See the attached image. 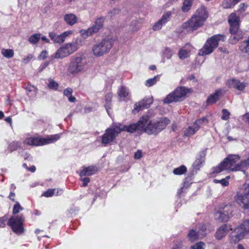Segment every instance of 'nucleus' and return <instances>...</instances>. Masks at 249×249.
Segmentation results:
<instances>
[{"label":"nucleus","mask_w":249,"mask_h":249,"mask_svg":"<svg viewBox=\"0 0 249 249\" xmlns=\"http://www.w3.org/2000/svg\"><path fill=\"white\" fill-rule=\"evenodd\" d=\"M187 237L189 240L191 242H193L199 238V231H196V230L192 229L189 230Z\"/></svg>","instance_id":"obj_32"},{"label":"nucleus","mask_w":249,"mask_h":249,"mask_svg":"<svg viewBox=\"0 0 249 249\" xmlns=\"http://www.w3.org/2000/svg\"><path fill=\"white\" fill-rule=\"evenodd\" d=\"M236 203L243 209L249 210V183L245 184L234 197Z\"/></svg>","instance_id":"obj_9"},{"label":"nucleus","mask_w":249,"mask_h":249,"mask_svg":"<svg viewBox=\"0 0 249 249\" xmlns=\"http://www.w3.org/2000/svg\"><path fill=\"white\" fill-rule=\"evenodd\" d=\"M142 156V152L140 150H138L134 154V158L135 159H140Z\"/></svg>","instance_id":"obj_58"},{"label":"nucleus","mask_w":249,"mask_h":249,"mask_svg":"<svg viewBox=\"0 0 249 249\" xmlns=\"http://www.w3.org/2000/svg\"><path fill=\"white\" fill-rule=\"evenodd\" d=\"M7 219V215H5L2 217H0V227L3 228L6 225V222Z\"/></svg>","instance_id":"obj_53"},{"label":"nucleus","mask_w":249,"mask_h":249,"mask_svg":"<svg viewBox=\"0 0 249 249\" xmlns=\"http://www.w3.org/2000/svg\"><path fill=\"white\" fill-rule=\"evenodd\" d=\"M41 35L40 34H35L31 36L28 39V41L33 44L36 43L40 39Z\"/></svg>","instance_id":"obj_41"},{"label":"nucleus","mask_w":249,"mask_h":249,"mask_svg":"<svg viewBox=\"0 0 249 249\" xmlns=\"http://www.w3.org/2000/svg\"><path fill=\"white\" fill-rule=\"evenodd\" d=\"M21 145L20 142H13L10 145V147L12 151H15L20 148Z\"/></svg>","instance_id":"obj_48"},{"label":"nucleus","mask_w":249,"mask_h":249,"mask_svg":"<svg viewBox=\"0 0 249 249\" xmlns=\"http://www.w3.org/2000/svg\"><path fill=\"white\" fill-rule=\"evenodd\" d=\"M27 170L32 173H34L36 171V167L35 165H32L30 167H28Z\"/></svg>","instance_id":"obj_64"},{"label":"nucleus","mask_w":249,"mask_h":249,"mask_svg":"<svg viewBox=\"0 0 249 249\" xmlns=\"http://www.w3.org/2000/svg\"><path fill=\"white\" fill-rule=\"evenodd\" d=\"M208 123L206 117H202L196 120L192 126H189L184 131V136L190 137L195 134L200 128L201 125L204 122Z\"/></svg>","instance_id":"obj_15"},{"label":"nucleus","mask_w":249,"mask_h":249,"mask_svg":"<svg viewBox=\"0 0 249 249\" xmlns=\"http://www.w3.org/2000/svg\"><path fill=\"white\" fill-rule=\"evenodd\" d=\"M187 171L186 167L184 165H182L178 167L175 168L173 171V173L175 175H182L184 174Z\"/></svg>","instance_id":"obj_35"},{"label":"nucleus","mask_w":249,"mask_h":249,"mask_svg":"<svg viewBox=\"0 0 249 249\" xmlns=\"http://www.w3.org/2000/svg\"><path fill=\"white\" fill-rule=\"evenodd\" d=\"M225 36L217 34L208 39L203 47L199 51L198 54L204 56L213 53L214 49L217 47L219 41L224 40Z\"/></svg>","instance_id":"obj_7"},{"label":"nucleus","mask_w":249,"mask_h":249,"mask_svg":"<svg viewBox=\"0 0 249 249\" xmlns=\"http://www.w3.org/2000/svg\"><path fill=\"white\" fill-rule=\"evenodd\" d=\"M72 92H73L72 89L71 88H68L64 90L63 94L65 96L68 97L70 96H71V95H72Z\"/></svg>","instance_id":"obj_55"},{"label":"nucleus","mask_w":249,"mask_h":249,"mask_svg":"<svg viewBox=\"0 0 249 249\" xmlns=\"http://www.w3.org/2000/svg\"><path fill=\"white\" fill-rule=\"evenodd\" d=\"M1 53L7 58H12L14 54V51L12 49H2L1 50Z\"/></svg>","instance_id":"obj_39"},{"label":"nucleus","mask_w":249,"mask_h":249,"mask_svg":"<svg viewBox=\"0 0 249 249\" xmlns=\"http://www.w3.org/2000/svg\"><path fill=\"white\" fill-rule=\"evenodd\" d=\"M120 12V10L118 8H114L108 12V16L112 18L115 15H118Z\"/></svg>","instance_id":"obj_51"},{"label":"nucleus","mask_w":249,"mask_h":249,"mask_svg":"<svg viewBox=\"0 0 249 249\" xmlns=\"http://www.w3.org/2000/svg\"><path fill=\"white\" fill-rule=\"evenodd\" d=\"M171 16V12L170 11H168L166 13H164L161 18L153 26V29L154 31H158L160 30L162 25H164L168 21H169Z\"/></svg>","instance_id":"obj_18"},{"label":"nucleus","mask_w":249,"mask_h":249,"mask_svg":"<svg viewBox=\"0 0 249 249\" xmlns=\"http://www.w3.org/2000/svg\"><path fill=\"white\" fill-rule=\"evenodd\" d=\"M233 207L231 206H226L222 211L225 214H228L229 219L232 215Z\"/></svg>","instance_id":"obj_45"},{"label":"nucleus","mask_w":249,"mask_h":249,"mask_svg":"<svg viewBox=\"0 0 249 249\" xmlns=\"http://www.w3.org/2000/svg\"><path fill=\"white\" fill-rule=\"evenodd\" d=\"M118 94L120 99L124 101L129 96V93L126 87L121 86L118 90Z\"/></svg>","instance_id":"obj_27"},{"label":"nucleus","mask_w":249,"mask_h":249,"mask_svg":"<svg viewBox=\"0 0 249 249\" xmlns=\"http://www.w3.org/2000/svg\"><path fill=\"white\" fill-rule=\"evenodd\" d=\"M72 34V31H68L64 32L61 35H57L54 33L51 32L49 33V36L54 43H62L66 37Z\"/></svg>","instance_id":"obj_17"},{"label":"nucleus","mask_w":249,"mask_h":249,"mask_svg":"<svg viewBox=\"0 0 249 249\" xmlns=\"http://www.w3.org/2000/svg\"><path fill=\"white\" fill-rule=\"evenodd\" d=\"M114 43L112 38H107L97 42L92 47V52L96 57H100L108 53L112 48Z\"/></svg>","instance_id":"obj_8"},{"label":"nucleus","mask_w":249,"mask_h":249,"mask_svg":"<svg viewBox=\"0 0 249 249\" xmlns=\"http://www.w3.org/2000/svg\"><path fill=\"white\" fill-rule=\"evenodd\" d=\"M249 168V158L241 160L237 164L236 166L234 168V171H242L245 173L246 170Z\"/></svg>","instance_id":"obj_24"},{"label":"nucleus","mask_w":249,"mask_h":249,"mask_svg":"<svg viewBox=\"0 0 249 249\" xmlns=\"http://www.w3.org/2000/svg\"><path fill=\"white\" fill-rule=\"evenodd\" d=\"M189 51L186 50L180 49L178 53V57L181 59H185L189 57Z\"/></svg>","instance_id":"obj_44"},{"label":"nucleus","mask_w":249,"mask_h":249,"mask_svg":"<svg viewBox=\"0 0 249 249\" xmlns=\"http://www.w3.org/2000/svg\"><path fill=\"white\" fill-rule=\"evenodd\" d=\"M214 217L215 219L220 222H227L229 220L228 214H225L222 211L215 212Z\"/></svg>","instance_id":"obj_26"},{"label":"nucleus","mask_w":249,"mask_h":249,"mask_svg":"<svg viewBox=\"0 0 249 249\" xmlns=\"http://www.w3.org/2000/svg\"><path fill=\"white\" fill-rule=\"evenodd\" d=\"M241 0H224L222 3L223 8H230L234 6Z\"/></svg>","instance_id":"obj_34"},{"label":"nucleus","mask_w":249,"mask_h":249,"mask_svg":"<svg viewBox=\"0 0 249 249\" xmlns=\"http://www.w3.org/2000/svg\"><path fill=\"white\" fill-rule=\"evenodd\" d=\"M61 134H57L47 136L45 138L41 137H31L24 140L23 143L29 146H42L52 143H54L60 138Z\"/></svg>","instance_id":"obj_5"},{"label":"nucleus","mask_w":249,"mask_h":249,"mask_svg":"<svg viewBox=\"0 0 249 249\" xmlns=\"http://www.w3.org/2000/svg\"><path fill=\"white\" fill-rule=\"evenodd\" d=\"M244 234L243 232L239 230H237V227L234 230V231L232 232L230 235V242L231 243H236L244 237Z\"/></svg>","instance_id":"obj_23"},{"label":"nucleus","mask_w":249,"mask_h":249,"mask_svg":"<svg viewBox=\"0 0 249 249\" xmlns=\"http://www.w3.org/2000/svg\"><path fill=\"white\" fill-rule=\"evenodd\" d=\"M188 92V89L183 87H178L172 93L168 94L164 99V103L169 104L173 102H179L186 96Z\"/></svg>","instance_id":"obj_13"},{"label":"nucleus","mask_w":249,"mask_h":249,"mask_svg":"<svg viewBox=\"0 0 249 249\" xmlns=\"http://www.w3.org/2000/svg\"><path fill=\"white\" fill-rule=\"evenodd\" d=\"M48 87L51 89L57 90L58 88V84L57 83L52 79L48 84Z\"/></svg>","instance_id":"obj_50"},{"label":"nucleus","mask_w":249,"mask_h":249,"mask_svg":"<svg viewBox=\"0 0 249 249\" xmlns=\"http://www.w3.org/2000/svg\"><path fill=\"white\" fill-rule=\"evenodd\" d=\"M226 92V91L223 92L221 89H216L213 94H210L208 97L206 101L207 103L208 104H215Z\"/></svg>","instance_id":"obj_20"},{"label":"nucleus","mask_w":249,"mask_h":249,"mask_svg":"<svg viewBox=\"0 0 249 249\" xmlns=\"http://www.w3.org/2000/svg\"><path fill=\"white\" fill-rule=\"evenodd\" d=\"M35 89V87L33 86H31L30 85H28L27 87L25 88V89L27 92H30L33 91L34 89Z\"/></svg>","instance_id":"obj_61"},{"label":"nucleus","mask_w":249,"mask_h":249,"mask_svg":"<svg viewBox=\"0 0 249 249\" xmlns=\"http://www.w3.org/2000/svg\"><path fill=\"white\" fill-rule=\"evenodd\" d=\"M113 98V93L111 92H109L106 94L105 96V107L107 112L108 110L111 108V102Z\"/></svg>","instance_id":"obj_30"},{"label":"nucleus","mask_w":249,"mask_h":249,"mask_svg":"<svg viewBox=\"0 0 249 249\" xmlns=\"http://www.w3.org/2000/svg\"><path fill=\"white\" fill-rule=\"evenodd\" d=\"M68 52L70 53V54L74 53L77 49V44L76 43H68L64 45Z\"/></svg>","instance_id":"obj_36"},{"label":"nucleus","mask_w":249,"mask_h":249,"mask_svg":"<svg viewBox=\"0 0 249 249\" xmlns=\"http://www.w3.org/2000/svg\"><path fill=\"white\" fill-rule=\"evenodd\" d=\"M33 57V55L32 54H29L26 58L23 59V62L25 64H27L28 62H29Z\"/></svg>","instance_id":"obj_59"},{"label":"nucleus","mask_w":249,"mask_h":249,"mask_svg":"<svg viewBox=\"0 0 249 249\" xmlns=\"http://www.w3.org/2000/svg\"><path fill=\"white\" fill-rule=\"evenodd\" d=\"M230 230L231 229L229 226L227 224H224L217 229L214 237L217 240H221L228 234Z\"/></svg>","instance_id":"obj_21"},{"label":"nucleus","mask_w":249,"mask_h":249,"mask_svg":"<svg viewBox=\"0 0 249 249\" xmlns=\"http://www.w3.org/2000/svg\"><path fill=\"white\" fill-rule=\"evenodd\" d=\"M80 180L83 182V187H86L88 186V183L90 182V178L89 177H85L83 178L81 177Z\"/></svg>","instance_id":"obj_54"},{"label":"nucleus","mask_w":249,"mask_h":249,"mask_svg":"<svg viewBox=\"0 0 249 249\" xmlns=\"http://www.w3.org/2000/svg\"><path fill=\"white\" fill-rule=\"evenodd\" d=\"M147 121L148 119L147 117L142 116L136 123H132L128 125L117 123V124L120 133L123 131H125L129 133H134L136 132L142 133L144 132L143 126L147 122Z\"/></svg>","instance_id":"obj_6"},{"label":"nucleus","mask_w":249,"mask_h":249,"mask_svg":"<svg viewBox=\"0 0 249 249\" xmlns=\"http://www.w3.org/2000/svg\"><path fill=\"white\" fill-rule=\"evenodd\" d=\"M47 53H48L46 51H43L41 53L39 57L42 60H44L47 57Z\"/></svg>","instance_id":"obj_60"},{"label":"nucleus","mask_w":249,"mask_h":249,"mask_svg":"<svg viewBox=\"0 0 249 249\" xmlns=\"http://www.w3.org/2000/svg\"><path fill=\"white\" fill-rule=\"evenodd\" d=\"M228 22L230 24V32L231 34L229 42L235 44L240 39L242 38V32L239 31V18L235 13H231L228 17Z\"/></svg>","instance_id":"obj_3"},{"label":"nucleus","mask_w":249,"mask_h":249,"mask_svg":"<svg viewBox=\"0 0 249 249\" xmlns=\"http://www.w3.org/2000/svg\"><path fill=\"white\" fill-rule=\"evenodd\" d=\"M240 230L244 234H249V219L244 220L242 223L237 227V230Z\"/></svg>","instance_id":"obj_31"},{"label":"nucleus","mask_w":249,"mask_h":249,"mask_svg":"<svg viewBox=\"0 0 249 249\" xmlns=\"http://www.w3.org/2000/svg\"><path fill=\"white\" fill-rule=\"evenodd\" d=\"M193 0H184L182 7V10L183 12L188 11L192 4Z\"/></svg>","instance_id":"obj_42"},{"label":"nucleus","mask_w":249,"mask_h":249,"mask_svg":"<svg viewBox=\"0 0 249 249\" xmlns=\"http://www.w3.org/2000/svg\"><path fill=\"white\" fill-rule=\"evenodd\" d=\"M157 82V79H148L145 82V85L150 87L155 85Z\"/></svg>","instance_id":"obj_52"},{"label":"nucleus","mask_w":249,"mask_h":249,"mask_svg":"<svg viewBox=\"0 0 249 249\" xmlns=\"http://www.w3.org/2000/svg\"><path fill=\"white\" fill-rule=\"evenodd\" d=\"M193 177L194 173L193 172L188 174L187 176L183 179L182 187L181 188H188L193 183Z\"/></svg>","instance_id":"obj_29"},{"label":"nucleus","mask_w":249,"mask_h":249,"mask_svg":"<svg viewBox=\"0 0 249 249\" xmlns=\"http://www.w3.org/2000/svg\"><path fill=\"white\" fill-rule=\"evenodd\" d=\"M222 115L221 117L223 120L227 121L230 118V113L226 109H223L222 110Z\"/></svg>","instance_id":"obj_47"},{"label":"nucleus","mask_w":249,"mask_h":249,"mask_svg":"<svg viewBox=\"0 0 249 249\" xmlns=\"http://www.w3.org/2000/svg\"><path fill=\"white\" fill-rule=\"evenodd\" d=\"M196 227H197L199 230L202 232H205L206 230V226L204 223H200L196 225Z\"/></svg>","instance_id":"obj_57"},{"label":"nucleus","mask_w":249,"mask_h":249,"mask_svg":"<svg viewBox=\"0 0 249 249\" xmlns=\"http://www.w3.org/2000/svg\"><path fill=\"white\" fill-rule=\"evenodd\" d=\"M70 55V53L66 49L65 47L63 46L59 48L56 52L54 56L55 58H62L68 56Z\"/></svg>","instance_id":"obj_28"},{"label":"nucleus","mask_w":249,"mask_h":249,"mask_svg":"<svg viewBox=\"0 0 249 249\" xmlns=\"http://www.w3.org/2000/svg\"><path fill=\"white\" fill-rule=\"evenodd\" d=\"M240 159V157L237 155H229L217 166L213 168V173L218 174L224 170L235 172L234 168Z\"/></svg>","instance_id":"obj_4"},{"label":"nucleus","mask_w":249,"mask_h":249,"mask_svg":"<svg viewBox=\"0 0 249 249\" xmlns=\"http://www.w3.org/2000/svg\"><path fill=\"white\" fill-rule=\"evenodd\" d=\"M182 242L181 241H176L172 248V249H179L181 248Z\"/></svg>","instance_id":"obj_56"},{"label":"nucleus","mask_w":249,"mask_h":249,"mask_svg":"<svg viewBox=\"0 0 249 249\" xmlns=\"http://www.w3.org/2000/svg\"><path fill=\"white\" fill-rule=\"evenodd\" d=\"M87 64L85 57L81 55L73 57L68 68V71L76 74L82 71Z\"/></svg>","instance_id":"obj_11"},{"label":"nucleus","mask_w":249,"mask_h":249,"mask_svg":"<svg viewBox=\"0 0 249 249\" xmlns=\"http://www.w3.org/2000/svg\"><path fill=\"white\" fill-rule=\"evenodd\" d=\"M239 50L243 53H247L249 50V37L246 40H244L239 43Z\"/></svg>","instance_id":"obj_33"},{"label":"nucleus","mask_w":249,"mask_h":249,"mask_svg":"<svg viewBox=\"0 0 249 249\" xmlns=\"http://www.w3.org/2000/svg\"><path fill=\"white\" fill-rule=\"evenodd\" d=\"M203 154V153H200L199 157L197 158L195 161L194 162L193 166L194 168L196 170H199L202 163L204 161L202 160V155Z\"/></svg>","instance_id":"obj_37"},{"label":"nucleus","mask_w":249,"mask_h":249,"mask_svg":"<svg viewBox=\"0 0 249 249\" xmlns=\"http://www.w3.org/2000/svg\"><path fill=\"white\" fill-rule=\"evenodd\" d=\"M64 20L67 24L72 26L77 22V18L75 15L70 13L64 15Z\"/></svg>","instance_id":"obj_25"},{"label":"nucleus","mask_w":249,"mask_h":249,"mask_svg":"<svg viewBox=\"0 0 249 249\" xmlns=\"http://www.w3.org/2000/svg\"><path fill=\"white\" fill-rule=\"evenodd\" d=\"M208 17V14L206 9L204 7H201L187 22L183 23L182 27L188 32H192L202 27Z\"/></svg>","instance_id":"obj_1"},{"label":"nucleus","mask_w":249,"mask_h":249,"mask_svg":"<svg viewBox=\"0 0 249 249\" xmlns=\"http://www.w3.org/2000/svg\"><path fill=\"white\" fill-rule=\"evenodd\" d=\"M25 218L23 214L12 216L8 220L7 225L12 231L18 235H20L24 231V222Z\"/></svg>","instance_id":"obj_10"},{"label":"nucleus","mask_w":249,"mask_h":249,"mask_svg":"<svg viewBox=\"0 0 249 249\" xmlns=\"http://www.w3.org/2000/svg\"><path fill=\"white\" fill-rule=\"evenodd\" d=\"M205 243L202 241H200L197 242L194 245L192 246L190 249H205Z\"/></svg>","instance_id":"obj_46"},{"label":"nucleus","mask_w":249,"mask_h":249,"mask_svg":"<svg viewBox=\"0 0 249 249\" xmlns=\"http://www.w3.org/2000/svg\"><path fill=\"white\" fill-rule=\"evenodd\" d=\"M55 191V189H49L43 193V196L46 197H52L54 195Z\"/></svg>","instance_id":"obj_49"},{"label":"nucleus","mask_w":249,"mask_h":249,"mask_svg":"<svg viewBox=\"0 0 249 249\" xmlns=\"http://www.w3.org/2000/svg\"><path fill=\"white\" fill-rule=\"evenodd\" d=\"M230 178V176H227L225 178H223L220 180L215 179L214 182L216 183H220L223 186H228L229 185V182L228 180Z\"/></svg>","instance_id":"obj_40"},{"label":"nucleus","mask_w":249,"mask_h":249,"mask_svg":"<svg viewBox=\"0 0 249 249\" xmlns=\"http://www.w3.org/2000/svg\"><path fill=\"white\" fill-rule=\"evenodd\" d=\"M118 125L115 124L112 127L107 128L105 133L102 136L101 142L104 145H107L113 142L118 134L120 133Z\"/></svg>","instance_id":"obj_12"},{"label":"nucleus","mask_w":249,"mask_h":249,"mask_svg":"<svg viewBox=\"0 0 249 249\" xmlns=\"http://www.w3.org/2000/svg\"><path fill=\"white\" fill-rule=\"evenodd\" d=\"M98 171L97 167L96 166L91 165L88 167H83L79 173L80 177L90 176L95 174Z\"/></svg>","instance_id":"obj_22"},{"label":"nucleus","mask_w":249,"mask_h":249,"mask_svg":"<svg viewBox=\"0 0 249 249\" xmlns=\"http://www.w3.org/2000/svg\"><path fill=\"white\" fill-rule=\"evenodd\" d=\"M153 100L152 97H145L142 101L135 104L134 110L139 112L144 108H148L153 103Z\"/></svg>","instance_id":"obj_16"},{"label":"nucleus","mask_w":249,"mask_h":249,"mask_svg":"<svg viewBox=\"0 0 249 249\" xmlns=\"http://www.w3.org/2000/svg\"><path fill=\"white\" fill-rule=\"evenodd\" d=\"M15 196V194L13 192H10L8 197L12 201L16 202V201L14 198Z\"/></svg>","instance_id":"obj_63"},{"label":"nucleus","mask_w":249,"mask_h":249,"mask_svg":"<svg viewBox=\"0 0 249 249\" xmlns=\"http://www.w3.org/2000/svg\"><path fill=\"white\" fill-rule=\"evenodd\" d=\"M105 20V18L103 17L97 18L91 27L87 30H82L81 31L82 37L86 38L89 36L98 33L103 27Z\"/></svg>","instance_id":"obj_14"},{"label":"nucleus","mask_w":249,"mask_h":249,"mask_svg":"<svg viewBox=\"0 0 249 249\" xmlns=\"http://www.w3.org/2000/svg\"><path fill=\"white\" fill-rule=\"evenodd\" d=\"M142 117H147V122L143 126V132L149 135H158L170 123V120L166 117H161L158 120H151L148 115H143Z\"/></svg>","instance_id":"obj_2"},{"label":"nucleus","mask_w":249,"mask_h":249,"mask_svg":"<svg viewBox=\"0 0 249 249\" xmlns=\"http://www.w3.org/2000/svg\"><path fill=\"white\" fill-rule=\"evenodd\" d=\"M24 158L25 160H32V157L31 155L28 153H26L24 155Z\"/></svg>","instance_id":"obj_62"},{"label":"nucleus","mask_w":249,"mask_h":249,"mask_svg":"<svg viewBox=\"0 0 249 249\" xmlns=\"http://www.w3.org/2000/svg\"><path fill=\"white\" fill-rule=\"evenodd\" d=\"M227 85L230 88H233L240 91H243L246 87L243 82H241L236 79H230L227 82Z\"/></svg>","instance_id":"obj_19"},{"label":"nucleus","mask_w":249,"mask_h":249,"mask_svg":"<svg viewBox=\"0 0 249 249\" xmlns=\"http://www.w3.org/2000/svg\"><path fill=\"white\" fill-rule=\"evenodd\" d=\"M23 210V208L20 205L18 201H16L13 206L12 213L14 215V216H15Z\"/></svg>","instance_id":"obj_38"},{"label":"nucleus","mask_w":249,"mask_h":249,"mask_svg":"<svg viewBox=\"0 0 249 249\" xmlns=\"http://www.w3.org/2000/svg\"><path fill=\"white\" fill-rule=\"evenodd\" d=\"M174 53L173 51L169 48L166 47L163 52V55L167 59H170Z\"/></svg>","instance_id":"obj_43"}]
</instances>
